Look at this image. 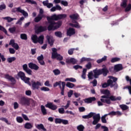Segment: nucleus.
Returning a JSON list of instances; mask_svg holds the SVG:
<instances>
[{
    "instance_id": "f257e3e1",
    "label": "nucleus",
    "mask_w": 131,
    "mask_h": 131,
    "mask_svg": "<svg viewBox=\"0 0 131 131\" xmlns=\"http://www.w3.org/2000/svg\"><path fill=\"white\" fill-rule=\"evenodd\" d=\"M47 20L50 24L48 26V30L50 31L51 30H55V29H58L62 25L61 21H58L57 23L55 22L57 20H59L58 15L54 14L51 16H47Z\"/></svg>"
},
{
    "instance_id": "f03ea898",
    "label": "nucleus",
    "mask_w": 131,
    "mask_h": 131,
    "mask_svg": "<svg viewBox=\"0 0 131 131\" xmlns=\"http://www.w3.org/2000/svg\"><path fill=\"white\" fill-rule=\"evenodd\" d=\"M108 77H110V80L107 81V83H104L102 84V88H107V86H109V85H110L111 88H113V86H114L115 90H116V89H117V83L115 82L117 81V78H114L113 76H108Z\"/></svg>"
},
{
    "instance_id": "7ed1b4c3",
    "label": "nucleus",
    "mask_w": 131,
    "mask_h": 131,
    "mask_svg": "<svg viewBox=\"0 0 131 131\" xmlns=\"http://www.w3.org/2000/svg\"><path fill=\"white\" fill-rule=\"evenodd\" d=\"M70 18H71V19H72V20H73L72 23L73 24H70V25L72 27H75V28H80V25H79V24H78V23H77V21L75 20H76V19H77V18H78V14H76L71 15L70 16Z\"/></svg>"
},
{
    "instance_id": "20e7f679",
    "label": "nucleus",
    "mask_w": 131,
    "mask_h": 131,
    "mask_svg": "<svg viewBox=\"0 0 131 131\" xmlns=\"http://www.w3.org/2000/svg\"><path fill=\"white\" fill-rule=\"evenodd\" d=\"M94 73V77L95 78H98V76L99 75H101V74H103L104 76H106L108 74V70L107 69H102L101 70H94L93 71Z\"/></svg>"
},
{
    "instance_id": "39448f33",
    "label": "nucleus",
    "mask_w": 131,
    "mask_h": 131,
    "mask_svg": "<svg viewBox=\"0 0 131 131\" xmlns=\"http://www.w3.org/2000/svg\"><path fill=\"white\" fill-rule=\"evenodd\" d=\"M45 37L43 35H40L38 38L36 35H32L31 36V39L34 43H37L38 42L40 45L43 43V39Z\"/></svg>"
},
{
    "instance_id": "423d86ee",
    "label": "nucleus",
    "mask_w": 131,
    "mask_h": 131,
    "mask_svg": "<svg viewBox=\"0 0 131 131\" xmlns=\"http://www.w3.org/2000/svg\"><path fill=\"white\" fill-rule=\"evenodd\" d=\"M52 59H56V58H57V60H59V61L63 60V56H61V55L57 53V49L52 48Z\"/></svg>"
},
{
    "instance_id": "0eeeda50",
    "label": "nucleus",
    "mask_w": 131,
    "mask_h": 131,
    "mask_svg": "<svg viewBox=\"0 0 131 131\" xmlns=\"http://www.w3.org/2000/svg\"><path fill=\"white\" fill-rule=\"evenodd\" d=\"M31 82L32 88L34 91V90H38L39 89V86H42V85H43V84L42 82L38 81L35 82L34 80H32Z\"/></svg>"
},
{
    "instance_id": "6e6552de",
    "label": "nucleus",
    "mask_w": 131,
    "mask_h": 131,
    "mask_svg": "<svg viewBox=\"0 0 131 131\" xmlns=\"http://www.w3.org/2000/svg\"><path fill=\"white\" fill-rule=\"evenodd\" d=\"M93 115L92 117H93V124L94 125H96L99 121H100V119H101V116H100V114H96V113H93Z\"/></svg>"
},
{
    "instance_id": "1a4fd4ad",
    "label": "nucleus",
    "mask_w": 131,
    "mask_h": 131,
    "mask_svg": "<svg viewBox=\"0 0 131 131\" xmlns=\"http://www.w3.org/2000/svg\"><path fill=\"white\" fill-rule=\"evenodd\" d=\"M14 12H17V13H21L24 16L25 18H26L28 17V13L25 11L24 10H23L21 9V8L18 7V8H14Z\"/></svg>"
},
{
    "instance_id": "9d476101",
    "label": "nucleus",
    "mask_w": 131,
    "mask_h": 131,
    "mask_svg": "<svg viewBox=\"0 0 131 131\" xmlns=\"http://www.w3.org/2000/svg\"><path fill=\"white\" fill-rule=\"evenodd\" d=\"M19 103L25 106H29L30 104L29 99L26 97H23L20 99Z\"/></svg>"
},
{
    "instance_id": "9b49d317",
    "label": "nucleus",
    "mask_w": 131,
    "mask_h": 131,
    "mask_svg": "<svg viewBox=\"0 0 131 131\" xmlns=\"http://www.w3.org/2000/svg\"><path fill=\"white\" fill-rule=\"evenodd\" d=\"M45 106L47 108H49L53 111H55L58 109V106L56 105L53 104L52 102L48 103Z\"/></svg>"
},
{
    "instance_id": "f8f14e48",
    "label": "nucleus",
    "mask_w": 131,
    "mask_h": 131,
    "mask_svg": "<svg viewBox=\"0 0 131 131\" xmlns=\"http://www.w3.org/2000/svg\"><path fill=\"white\" fill-rule=\"evenodd\" d=\"M100 101L102 103H106V104H111V100L109 98V96H102Z\"/></svg>"
},
{
    "instance_id": "ddd939ff",
    "label": "nucleus",
    "mask_w": 131,
    "mask_h": 131,
    "mask_svg": "<svg viewBox=\"0 0 131 131\" xmlns=\"http://www.w3.org/2000/svg\"><path fill=\"white\" fill-rule=\"evenodd\" d=\"M35 28L37 33L42 32V31H46V30H47V27H46L35 26Z\"/></svg>"
},
{
    "instance_id": "4468645a",
    "label": "nucleus",
    "mask_w": 131,
    "mask_h": 131,
    "mask_svg": "<svg viewBox=\"0 0 131 131\" xmlns=\"http://www.w3.org/2000/svg\"><path fill=\"white\" fill-rule=\"evenodd\" d=\"M9 45L12 46V48H14V49L16 50L19 49V45H18L16 43H15V40L13 39L10 40Z\"/></svg>"
},
{
    "instance_id": "2eb2a0df",
    "label": "nucleus",
    "mask_w": 131,
    "mask_h": 131,
    "mask_svg": "<svg viewBox=\"0 0 131 131\" xmlns=\"http://www.w3.org/2000/svg\"><path fill=\"white\" fill-rule=\"evenodd\" d=\"M67 34L69 36H71V35L75 34V30L72 28H70L67 31Z\"/></svg>"
},
{
    "instance_id": "dca6fc26",
    "label": "nucleus",
    "mask_w": 131,
    "mask_h": 131,
    "mask_svg": "<svg viewBox=\"0 0 131 131\" xmlns=\"http://www.w3.org/2000/svg\"><path fill=\"white\" fill-rule=\"evenodd\" d=\"M42 4L45 7H47L48 9H51L53 7V5L52 3H49V0H46L42 2Z\"/></svg>"
},
{
    "instance_id": "f3484780",
    "label": "nucleus",
    "mask_w": 131,
    "mask_h": 131,
    "mask_svg": "<svg viewBox=\"0 0 131 131\" xmlns=\"http://www.w3.org/2000/svg\"><path fill=\"white\" fill-rule=\"evenodd\" d=\"M47 39L50 46L54 45V38H53V36L47 35Z\"/></svg>"
},
{
    "instance_id": "a211bd4d",
    "label": "nucleus",
    "mask_w": 131,
    "mask_h": 131,
    "mask_svg": "<svg viewBox=\"0 0 131 131\" xmlns=\"http://www.w3.org/2000/svg\"><path fill=\"white\" fill-rule=\"evenodd\" d=\"M29 67L31 69H34V70H38V69L39 68V67L37 65L33 63H29Z\"/></svg>"
},
{
    "instance_id": "6ab92c4d",
    "label": "nucleus",
    "mask_w": 131,
    "mask_h": 131,
    "mask_svg": "<svg viewBox=\"0 0 131 131\" xmlns=\"http://www.w3.org/2000/svg\"><path fill=\"white\" fill-rule=\"evenodd\" d=\"M94 101H96V97H90L88 98H86L84 100V102L88 104H90V103H92V102Z\"/></svg>"
},
{
    "instance_id": "aec40b11",
    "label": "nucleus",
    "mask_w": 131,
    "mask_h": 131,
    "mask_svg": "<svg viewBox=\"0 0 131 131\" xmlns=\"http://www.w3.org/2000/svg\"><path fill=\"white\" fill-rule=\"evenodd\" d=\"M37 60L40 65H45V61H43V55L42 54H41L40 56L37 57Z\"/></svg>"
},
{
    "instance_id": "412c9836",
    "label": "nucleus",
    "mask_w": 131,
    "mask_h": 131,
    "mask_svg": "<svg viewBox=\"0 0 131 131\" xmlns=\"http://www.w3.org/2000/svg\"><path fill=\"white\" fill-rule=\"evenodd\" d=\"M109 99L111 100V101H120L121 100V97L118 96L116 97L115 96L112 95L110 97H109Z\"/></svg>"
},
{
    "instance_id": "4be33fe9",
    "label": "nucleus",
    "mask_w": 131,
    "mask_h": 131,
    "mask_svg": "<svg viewBox=\"0 0 131 131\" xmlns=\"http://www.w3.org/2000/svg\"><path fill=\"white\" fill-rule=\"evenodd\" d=\"M5 78H6V79H8V80L11 81V82L13 84L15 83V82H16L15 79L9 75H5Z\"/></svg>"
},
{
    "instance_id": "5701e85b",
    "label": "nucleus",
    "mask_w": 131,
    "mask_h": 131,
    "mask_svg": "<svg viewBox=\"0 0 131 131\" xmlns=\"http://www.w3.org/2000/svg\"><path fill=\"white\" fill-rule=\"evenodd\" d=\"M65 85H66V83L65 82H62V86H60V89L61 90V95L64 96V91L65 90Z\"/></svg>"
},
{
    "instance_id": "b1692460",
    "label": "nucleus",
    "mask_w": 131,
    "mask_h": 131,
    "mask_svg": "<svg viewBox=\"0 0 131 131\" xmlns=\"http://www.w3.org/2000/svg\"><path fill=\"white\" fill-rule=\"evenodd\" d=\"M35 125L36 128H37L38 129H42V130L47 131V129L45 128V126L42 124H35Z\"/></svg>"
},
{
    "instance_id": "393cba45",
    "label": "nucleus",
    "mask_w": 131,
    "mask_h": 131,
    "mask_svg": "<svg viewBox=\"0 0 131 131\" xmlns=\"http://www.w3.org/2000/svg\"><path fill=\"white\" fill-rule=\"evenodd\" d=\"M24 127L26 129H31L33 127V125L29 122H27L25 124Z\"/></svg>"
},
{
    "instance_id": "a878e982",
    "label": "nucleus",
    "mask_w": 131,
    "mask_h": 131,
    "mask_svg": "<svg viewBox=\"0 0 131 131\" xmlns=\"http://www.w3.org/2000/svg\"><path fill=\"white\" fill-rule=\"evenodd\" d=\"M67 63H72V64H76L77 63V60L74 58H72L70 59H67L66 61Z\"/></svg>"
},
{
    "instance_id": "bb28decb",
    "label": "nucleus",
    "mask_w": 131,
    "mask_h": 131,
    "mask_svg": "<svg viewBox=\"0 0 131 131\" xmlns=\"http://www.w3.org/2000/svg\"><path fill=\"white\" fill-rule=\"evenodd\" d=\"M114 70L116 71H120V70H122V65L120 64L115 65L114 67Z\"/></svg>"
},
{
    "instance_id": "cd10ccee",
    "label": "nucleus",
    "mask_w": 131,
    "mask_h": 131,
    "mask_svg": "<svg viewBox=\"0 0 131 131\" xmlns=\"http://www.w3.org/2000/svg\"><path fill=\"white\" fill-rule=\"evenodd\" d=\"M17 76L21 78V80L24 79V78L26 77V76H25V73L22 71L19 72L17 74Z\"/></svg>"
},
{
    "instance_id": "c85d7f7f",
    "label": "nucleus",
    "mask_w": 131,
    "mask_h": 131,
    "mask_svg": "<svg viewBox=\"0 0 131 131\" xmlns=\"http://www.w3.org/2000/svg\"><path fill=\"white\" fill-rule=\"evenodd\" d=\"M101 93L103 95H106L103 96H107V97H109V96H110V91H109V90H101Z\"/></svg>"
},
{
    "instance_id": "c756f323",
    "label": "nucleus",
    "mask_w": 131,
    "mask_h": 131,
    "mask_svg": "<svg viewBox=\"0 0 131 131\" xmlns=\"http://www.w3.org/2000/svg\"><path fill=\"white\" fill-rule=\"evenodd\" d=\"M41 111L43 114V115H47L48 114V112H47V109H46V107L44 105H41Z\"/></svg>"
},
{
    "instance_id": "7c9ffc66",
    "label": "nucleus",
    "mask_w": 131,
    "mask_h": 131,
    "mask_svg": "<svg viewBox=\"0 0 131 131\" xmlns=\"http://www.w3.org/2000/svg\"><path fill=\"white\" fill-rule=\"evenodd\" d=\"M42 18H43V15H38V16L34 18V20L36 23L39 22Z\"/></svg>"
},
{
    "instance_id": "2f4dec72",
    "label": "nucleus",
    "mask_w": 131,
    "mask_h": 131,
    "mask_svg": "<svg viewBox=\"0 0 131 131\" xmlns=\"http://www.w3.org/2000/svg\"><path fill=\"white\" fill-rule=\"evenodd\" d=\"M93 115H94V113L91 112L88 115L82 116V117L84 119H89V118H91V117H93Z\"/></svg>"
},
{
    "instance_id": "473e14b6",
    "label": "nucleus",
    "mask_w": 131,
    "mask_h": 131,
    "mask_svg": "<svg viewBox=\"0 0 131 131\" xmlns=\"http://www.w3.org/2000/svg\"><path fill=\"white\" fill-rule=\"evenodd\" d=\"M3 19L7 20V22L8 23L12 22V21H13V20H17V18H12L9 16L4 17Z\"/></svg>"
},
{
    "instance_id": "72a5a7b5",
    "label": "nucleus",
    "mask_w": 131,
    "mask_h": 131,
    "mask_svg": "<svg viewBox=\"0 0 131 131\" xmlns=\"http://www.w3.org/2000/svg\"><path fill=\"white\" fill-rule=\"evenodd\" d=\"M90 61H92V59L90 58L82 57L80 60L81 63H82V62H90Z\"/></svg>"
},
{
    "instance_id": "f704fd0d",
    "label": "nucleus",
    "mask_w": 131,
    "mask_h": 131,
    "mask_svg": "<svg viewBox=\"0 0 131 131\" xmlns=\"http://www.w3.org/2000/svg\"><path fill=\"white\" fill-rule=\"evenodd\" d=\"M23 80L24 81L25 83H28V84H29V85H31L30 82H29V80H30V78L26 77L24 78V79H23Z\"/></svg>"
},
{
    "instance_id": "c9c22d12",
    "label": "nucleus",
    "mask_w": 131,
    "mask_h": 131,
    "mask_svg": "<svg viewBox=\"0 0 131 131\" xmlns=\"http://www.w3.org/2000/svg\"><path fill=\"white\" fill-rule=\"evenodd\" d=\"M95 77V75L93 73V72H89L88 74V78L89 79H93Z\"/></svg>"
},
{
    "instance_id": "e433bc0d",
    "label": "nucleus",
    "mask_w": 131,
    "mask_h": 131,
    "mask_svg": "<svg viewBox=\"0 0 131 131\" xmlns=\"http://www.w3.org/2000/svg\"><path fill=\"white\" fill-rule=\"evenodd\" d=\"M106 116H108V115L105 114L101 117V121L103 123H107V120H106Z\"/></svg>"
},
{
    "instance_id": "4c0bfd02",
    "label": "nucleus",
    "mask_w": 131,
    "mask_h": 131,
    "mask_svg": "<svg viewBox=\"0 0 131 131\" xmlns=\"http://www.w3.org/2000/svg\"><path fill=\"white\" fill-rule=\"evenodd\" d=\"M86 73V69H83L82 71V74L81 75L82 78L83 79H85L86 75L85 74Z\"/></svg>"
},
{
    "instance_id": "58836bf2",
    "label": "nucleus",
    "mask_w": 131,
    "mask_h": 131,
    "mask_svg": "<svg viewBox=\"0 0 131 131\" xmlns=\"http://www.w3.org/2000/svg\"><path fill=\"white\" fill-rule=\"evenodd\" d=\"M62 81H59L58 82H56L54 84H53V86L54 88H56V86H58V85H59V89H60V86H61V84L62 85Z\"/></svg>"
},
{
    "instance_id": "ea45409f",
    "label": "nucleus",
    "mask_w": 131,
    "mask_h": 131,
    "mask_svg": "<svg viewBox=\"0 0 131 131\" xmlns=\"http://www.w3.org/2000/svg\"><path fill=\"white\" fill-rule=\"evenodd\" d=\"M66 86H67V88H69L70 89H72L73 88H74V84L68 82L66 84Z\"/></svg>"
},
{
    "instance_id": "a19ab883",
    "label": "nucleus",
    "mask_w": 131,
    "mask_h": 131,
    "mask_svg": "<svg viewBox=\"0 0 131 131\" xmlns=\"http://www.w3.org/2000/svg\"><path fill=\"white\" fill-rule=\"evenodd\" d=\"M126 3H127V0H123L122 3L121 4V6L122 8H126Z\"/></svg>"
},
{
    "instance_id": "79ce46f5",
    "label": "nucleus",
    "mask_w": 131,
    "mask_h": 131,
    "mask_svg": "<svg viewBox=\"0 0 131 131\" xmlns=\"http://www.w3.org/2000/svg\"><path fill=\"white\" fill-rule=\"evenodd\" d=\"M24 17L22 16L19 18V19L16 23V24H18L19 25H22V21L24 20Z\"/></svg>"
},
{
    "instance_id": "37998d69",
    "label": "nucleus",
    "mask_w": 131,
    "mask_h": 131,
    "mask_svg": "<svg viewBox=\"0 0 131 131\" xmlns=\"http://www.w3.org/2000/svg\"><path fill=\"white\" fill-rule=\"evenodd\" d=\"M66 17H67V14H59L58 15V20L60 19H65V18H66Z\"/></svg>"
},
{
    "instance_id": "c03bdc74",
    "label": "nucleus",
    "mask_w": 131,
    "mask_h": 131,
    "mask_svg": "<svg viewBox=\"0 0 131 131\" xmlns=\"http://www.w3.org/2000/svg\"><path fill=\"white\" fill-rule=\"evenodd\" d=\"M16 60V57H9L7 58V61L9 63H12V62H14Z\"/></svg>"
},
{
    "instance_id": "a18cd8bd",
    "label": "nucleus",
    "mask_w": 131,
    "mask_h": 131,
    "mask_svg": "<svg viewBox=\"0 0 131 131\" xmlns=\"http://www.w3.org/2000/svg\"><path fill=\"white\" fill-rule=\"evenodd\" d=\"M53 72L54 75H59V74H61V72L58 69H55L53 71Z\"/></svg>"
},
{
    "instance_id": "49530a36",
    "label": "nucleus",
    "mask_w": 131,
    "mask_h": 131,
    "mask_svg": "<svg viewBox=\"0 0 131 131\" xmlns=\"http://www.w3.org/2000/svg\"><path fill=\"white\" fill-rule=\"evenodd\" d=\"M118 61H120V59L118 57L113 58L111 60L112 63H115V62H118Z\"/></svg>"
},
{
    "instance_id": "de8ad7c7",
    "label": "nucleus",
    "mask_w": 131,
    "mask_h": 131,
    "mask_svg": "<svg viewBox=\"0 0 131 131\" xmlns=\"http://www.w3.org/2000/svg\"><path fill=\"white\" fill-rule=\"evenodd\" d=\"M40 91H42V92H49L50 89L48 87L43 86L40 88Z\"/></svg>"
},
{
    "instance_id": "09e8293b",
    "label": "nucleus",
    "mask_w": 131,
    "mask_h": 131,
    "mask_svg": "<svg viewBox=\"0 0 131 131\" xmlns=\"http://www.w3.org/2000/svg\"><path fill=\"white\" fill-rule=\"evenodd\" d=\"M77 128L79 131H83V129H84V126L82 125H79L77 127Z\"/></svg>"
},
{
    "instance_id": "8fccbe9b",
    "label": "nucleus",
    "mask_w": 131,
    "mask_h": 131,
    "mask_svg": "<svg viewBox=\"0 0 131 131\" xmlns=\"http://www.w3.org/2000/svg\"><path fill=\"white\" fill-rule=\"evenodd\" d=\"M120 107L123 110H127V109H128V106H127V105H125V104L120 105Z\"/></svg>"
},
{
    "instance_id": "3c124183",
    "label": "nucleus",
    "mask_w": 131,
    "mask_h": 131,
    "mask_svg": "<svg viewBox=\"0 0 131 131\" xmlns=\"http://www.w3.org/2000/svg\"><path fill=\"white\" fill-rule=\"evenodd\" d=\"M55 123L57 124L62 123V119L60 118H56L55 119Z\"/></svg>"
},
{
    "instance_id": "603ef678",
    "label": "nucleus",
    "mask_w": 131,
    "mask_h": 131,
    "mask_svg": "<svg viewBox=\"0 0 131 131\" xmlns=\"http://www.w3.org/2000/svg\"><path fill=\"white\" fill-rule=\"evenodd\" d=\"M16 121H17L18 123H22V122H23V118L21 117H17Z\"/></svg>"
},
{
    "instance_id": "864d4df0",
    "label": "nucleus",
    "mask_w": 131,
    "mask_h": 131,
    "mask_svg": "<svg viewBox=\"0 0 131 131\" xmlns=\"http://www.w3.org/2000/svg\"><path fill=\"white\" fill-rule=\"evenodd\" d=\"M0 120H2V121H5V122H6L7 124H11V123L9 122V121H8V119L5 118H1Z\"/></svg>"
},
{
    "instance_id": "5fc2aeb1",
    "label": "nucleus",
    "mask_w": 131,
    "mask_h": 131,
    "mask_svg": "<svg viewBox=\"0 0 131 131\" xmlns=\"http://www.w3.org/2000/svg\"><path fill=\"white\" fill-rule=\"evenodd\" d=\"M55 35L57 37H62V33L61 32H55Z\"/></svg>"
},
{
    "instance_id": "6e6d98bb",
    "label": "nucleus",
    "mask_w": 131,
    "mask_h": 131,
    "mask_svg": "<svg viewBox=\"0 0 131 131\" xmlns=\"http://www.w3.org/2000/svg\"><path fill=\"white\" fill-rule=\"evenodd\" d=\"M9 31H10V32L11 33H14V32H15V31H16V27H13L12 28H10L9 29Z\"/></svg>"
},
{
    "instance_id": "4d7b16f0",
    "label": "nucleus",
    "mask_w": 131,
    "mask_h": 131,
    "mask_svg": "<svg viewBox=\"0 0 131 131\" xmlns=\"http://www.w3.org/2000/svg\"><path fill=\"white\" fill-rule=\"evenodd\" d=\"M60 4L64 7H67V6H68V2H67V1H61Z\"/></svg>"
},
{
    "instance_id": "13d9d810",
    "label": "nucleus",
    "mask_w": 131,
    "mask_h": 131,
    "mask_svg": "<svg viewBox=\"0 0 131 131\" xmlns=\"http://www.w3.org/2000/svg\"><path fill=\"white\" fill-rule=\"evenodd\" d=\"M61 123H62V124H64L65 125H66V124H69V122L68 121V120H65V119H62Z\"/></svg>"
},
{
    "instance_id": "bf43d9fd",
    "label": "nucleus",
    "mask_w": 131,
    "mask_h": 131,
    "mask_svg": "<svg viewBox=\"0 0 131 131\" xmlns=\"http://www.w3.org/2000/svg\"><path fill=\"white\" fill-rule=\"evenodd\" d=\"M6 5H5L4 4H1L0 5V11H3V10H6Z\"/></svg>"
},
{
    "instance_id": "052dcab7",
    "label": "nucleus",
    "mask_w": 131,
    "mask_h": 131,
    "mask_svg": "<svg viewBox=\"0 0 131 131\" xmlns=\"http://www.w3.org/2000/svg\"><path fill=\"white\" fill-rule=\"evenodd\" d=\"M58 112L60 114H64L65 113V111L64 110V108H60L58 109Z\"/></svg>"
},
{
    "instance_id": "680f3d73",
    "label": "nucleus",
    "mask_w": 131,
    "mask_h": 131,
    "mask_svg": "<svg viewBox=\"0 0 131 131\" xmlns=\"http://www.w3.org/2000/svg\"><path fill=\"white\" fill-rule=\"evenodd\" d=\"M0 30H1V31H3L5 34H7V30H6L4 27L0 26Z\"/></svg>"
},
{
    "instance_id": "e2e57ef3",
    "label": "nucleus",
    "mask_w": 131,
    "mask_h": 131,
    "mask_svg": "<svg viewBox=\"0 0 131 131\" xmlns=\"http://www.w3.org/2000/svg\"><path fill=\"white\" fill-rule=\"evenodd\" d=\"M26 73H27V74H28L29 75H32V71H31V70H30V69H28L27 70H26V71H25Z\"/></svg>"
},
{
    "instance_id": "0e129e2a",
    "label": "nucleus",
    "mask_w": 131,
    "mask_h": 131,
    "mask_svg": "<svg viewBox=\"0 0 131 131\" xmlns=\"http://www.w3.org/2000/svg\"><path fill=\"white\" fill-rule=\"evenodd\" d=\"M20 38H21V39L26 40L27 39V35H26V34H21L20 35Z\"/></svg>"
},
{
    "instance_id": "69168bd1",
    "label": "nucleus",
    "mask_w": 131,
    "mask_h": 131,
    "mask_svg": "<svg viewBox=\"0 0 131 131\" xmlns=\"http://www.w3.org/2000/svg\"><path fill=\"white\" fill-rule=\"evenodd\" d=\"M22 117H23L24 119H25V120L29 121V118H28V117H27V116L24 114H21Z\"/></svg>"
},
{
    "instance_id": "338daca9",
    "label": "nucleus",
    "mask_w": 131,
    "mask_h": 131,
    "mask_svg": "<svg viewBox=\"0 0 131 131\" xmlns=\"http://www.w3.org/2000/svg\"><path fill=\"white\" fill-rule=\"evenodd\" d=\"M71 101L70 100L68 101L67 105L66 106H64V109H67L68 108H69V106H70Z\"/></svg>"
},
{
    "instance_id": "774afa93",
    "label": "nucleus",
    "mask_w": 131,
    "mask_h": 131,
    "mask_svg": "<svg viewBox=\"0 0 131 131\" xmlns=\"http://www.w3.org/2000/svg\"><path fill=\"white\" fill-rule=\"evenodd\" d=\"M9 52L10 53V54H15V53L16 52V51H15V49H13V48H9Z\"/></svg>"
}]
</instances>
